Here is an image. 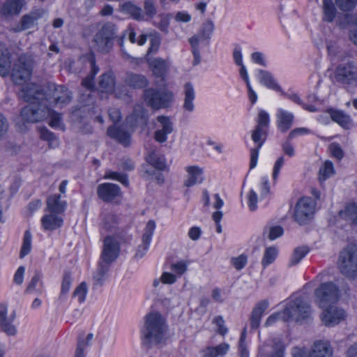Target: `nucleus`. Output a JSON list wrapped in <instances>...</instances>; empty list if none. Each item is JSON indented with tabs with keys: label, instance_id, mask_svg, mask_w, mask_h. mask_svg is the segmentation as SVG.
Returning <instances> with one entry per match:
<instances>
[{
	"label": "nucleus",
	"instance_id": "473e14b6",
	"mask_svg": "<svg viewBox=\"0 0 357 357\" xmlns=\"http://www.w3.org/2000/svg\"><path fill=\"white\" fill-rule=\"evenodd\" d=\"M124 81L128 86L133 89L144 88L149 84V82L145 76L133 73H128L126 75Z\"/></svg>",
	"mask_w": 357,
	"mask_h": 357
},
{
	"label": "nucleus",
	"instance_id": "7ed1b4c3",
	"mask_svg": "<svg viewBox=\"0 0 357 357\" xmlns=\"http://www.w3.org/2000/svg\"><path fill=\"white\" fill-rule=\"evenodd\" d=\"M20 116L22 120L27 123H35L50 117L49 124L52 128L63 130L61 114L50 109L46 104L37 109L33 107H24Z\"/></svg>",
	"mask_w": 357,
	"mask_h": 357
},
{
	"label": "nucleus",
	"instance_id": "2eb2a0df",
	"mask_svg": "<svg viewBox=\"0 0 357 357\" xmlns=\"http://www.w3.org/2000/svg\"><path fill=\"white\" fill-rule=\"evenodd\" d=\"M267 132L268 130L256 126L252 131L251 138L254 143L256 144V147L250 149V169H253L257 166L259 151L266 141Z\"/></svg>",
	"mask_w": 357,
	"mask_h": 357
},
{
	"label": "nucleus",
	"instance_id": "4be33fe9",
	"mask_svg": "<svg viewBox=\"0 0 357 357\" xmlns=\"http://www.w3.org/2000/svg\"><path fill=\"white\" fill-rule=\"evenodd\" d=\"M209 39L204 38V36L198 32L196 35L193 36L189 39V43L192 47V53L193 54V66H197L201 62V55L199 50V45H204L206 46L209 44Z\"/></svg>",
	"mask_w": 357,
	"mask_h": 357
},
{
	"label": "nucleus",
	"instance_id": "4468645a",
	"mask_svg": "<svg viewBox=\"0 0 357 357\" xmlns=\"http://www.w3.org/2000/svg\"><path fill=\"white\" fill-rule=\"evenodd\" d=\"M97 195L105 202L117 203L122 198V192L119 186L111 183H103L98 185Z\"/></svg>",
	"mask_w": 357,
	"mask_h": 357
},
{
	"label": "nucleus",
	"instance_id": "9d476101",
	"mask_svg": "<svg viewBox=\"0 0 357 357\" xmlns=\"http://www.w3.org/2000/svg\"><path fill=\"white\" fill-rule=\"evenodd\" d=\"M19 96L25 102H29L26 107H33L37 109L45 105V94L43 90L33 83L23 85L19 92Z\"/></svg>",
	"mask_w": 357,
	"mask_h": 357
},
{
	"label": "nucleus",
	"instance_id": "c9c22d12",
	"mask_svg": "<svg viewBox=\"0 0 357 357\" xmlns=\"http://www.w3.org/2000/svg\"><path fill=\"white\" fill-rule=\"evenodd\" d=\"M46 15L43 10H36L28 15H25L21 20V26L22 30L28 29L33 26L35 22L40 17Z\"/></svg>",
	"mask_w": 357,
	"mask_h": 357
},
{
	"label": "nucleus",
	"instance_id": "a211bd4d",
	"mask_svg": "<svg viewBox=\"0 0 357 357\" xmlns=\"http://www.w3.org/2000/svg\"><path fill=\"white\" fill-rule=\"evenodd\" d=\"M310 357H334V349L328 340L315 341L310 349Z\"/></svg>",
	"mask_w": 357,
	"mask_h": 357
},
{
	"label": "nucleus",
	"instance_id": "37998d69",
	"mask_svg": "<svg viewBox=\"0 0 357 357\" xmlns=\"http://www.w3.org/2000/svg\"><path fill=\"white\" fill-rule=\"evenodd\" d=\"M42 278L41 272L36 271L26 288V291L28 293L36 292L41 294L43 291Z\"/></svg>",
	"mask_w": 357,
	"mask_h": 357
},
{
	"label": "nucleus",
	"instance_id": "393cba45",
	"mask_svg": "<svg viewBox=\"0 0 357 357\" xmlns=\"http://www.w3.org/2000/svg\"><path fill=\"white\" fill-rule=\"evenodd\" d=\"M65 196L62 197L61 195L54 194L47 197L46 201L47 210L50 213L61 214L66 208L67 203Z\"/></svg>",
	"mask_w": 357,
	"mask_h": 357
},
{
	"label": "nucleus",
	"instance_id": "1a4fd4ad",
	"mask_svg": "<svg viewBox=\"0 0 357 357\" xmlns=\"http://www.w3.org/2000/svg\"><path fill=\"white\" fill-rule=\"evenodd\" d=\"M174 93L167 89L155 90L148 89L144 91L145 100L153 109H159L168 107L174 100Z\"/></svg>",
	"mask_w": 357,
	"mask_h": 357
},
{
	"label": "nucleus",
	"instance_id": "6ab92c4d",
	"mask_svg": "<svg viewBox=\"0 0 357 357\" xmlns=\"http://www.w3.org/2000/svg\"><path fill=\"white\" fill-rule=\"evenodd\" d=\"M15 318V312L10 317H8L6 306L3 305H0V327L8 335L14 336L17 334V328L13 324Z\"/></svg>",
	"mask_w": 357,
	"mask_h": 357
},
{
	"label": "nucleus",
	"instance_id": "4c0bfd02",
	"mask_svg": "<svg viewBox=\"0 0 357 357\" xmlns=\"http://www.w3.org/2000/svg\"><path fill=\"white\" fill-rule=\"evenodd\" d=\"M340 216L354 225H357V204L350 203L339 213Z\"/></svg>",
	"mask_w": 357,
	"mask_h": 357
},
{
	"label": "nucleus",
	"instance_id": "79ce46f5",
	"mask_svg": "<svg viewBox=\"0 0 357 357\" xmlns=\"http://www.w3.org/2000/svg\"><path fill=\"white\" fill-rule=\"evenodd\" d=\"M110 265L111 264L102 261H99L98 268L93 275L96 284L102 285L106 278V275L109 270Z\"/></svg>",
	"mask_w": 357,
	"mask_h": 357
},
{
	"label": "nucleus",
	"instance_id": "49530a36",
	"mask_svg": "<svg viewBox=\"0 0 357 357\" xmlns=\"http://www.w3.org/2000/svg\"><path fill=\"white\" fill-rule=\"evenodd\" d=\"M39 132L40 138L48 142L50 148H56L59 145V139L46 128H40Z\"/></svg>",
	"mask_w": 357,
	"mask_h": 357
},
{
	"label": "nucleus",
	"instance_id": "423d86ee",
	"mask_svg": "<svg viewBox=\"0 0 357 357\" xmlns=\"http://www.w3.org/2000/svg\"><path fill=\"white\" fill-rule=\"evenodd\" d=\"M116 34L114 24L107 23L104 24L93 37L94 48L99 52L107 53L113 47V41Z\"/></svg>",
	"mask_w": 357,
	"mask_h": 357
},
{
	"label": "nucleus",
	"instance_id": "a18cd8bd",
	"mask_svg": "<svg viewBox=\"0 0 357 357\" xmlns=\"http://www.w3.org/2000/svg\"><path fill=\"white\" fill-rule=\"evenodd\" d=\"M89 61L91 67V74L88 75L85 79H84L82 84L86 89H92V88L94 86L93 77L99 71V68L98 66H96L93 55L91 54L89 56Z\"/></svg>",
	"mask_w": 357,
	"mask_h": 357
},
{
	"label": "nucleus",
	"instance_id": "de8ad7c7",
	"mask_svg": "<svg viewBox=\"0 0 357 357\" xmlns=\"http://www.w3.org/2000/svg\"><path fill=\"white\" fill-rule=\"evenodd\" d=\"M309 249L305 246L296 248L289 261V266L297 265L308 253Z\"/></svg>",
	"mask_w": 357,
	"mask_h": 357
},
{
	"label": "nucleus",
	"instance_id": "052dcab7",
	"mask_svg": "<svg viewBox=\"0 0 357 357\" xmlns=\"http://www.w3.org/2000/svg\"><path fill=\"white\" fill-rule=\"evenodd\" d=\"M158 121L161 125V128L160 129L162 132L164 131L165 133L170 134L174 130L173 123L171 121V119L165 116H158Z\"/></svg>",
	"mask_w": 357,
	"mask_h": 357
},
{
	"label": "nucleus",
	"instance_id": "3c124183",
	"mask_svg": "<svg viewBox=\"0 0 357 357\" xmlns=\"http://www.w3.org/2000/svg\"><path fill=\"white\" fill-rule=\"evenodd\" d=\"M147 162L155 168L163 170L166 167L165 160L163 157L158 156L154 151L151 152L146 158Z\"/></svg>",
	"mask_w": 357,
	"mask_h": 357
},
{
	"label": "nucleus",
	"instance_id": "e2e57ef3",
	"mask_svg": "<svg viewBox=\"0 0 357 357\" xmlns=\"http://www.w3.org/2000/svg\"><path fill=\"white\" fill-rule=\"evenodd\" d=\"M188 264L185 261H179L171 264L170 269L178 275H181L187 271Z\"/></svg>",
	"mask_w": 357,
	"mask_h": 357
},
{
	"label": "nucleus",
	"instance_id": "a878e982",
	"mask_svg": "<svg viewBox=\"0 0 357 357\" xmlns=\"http://www.w3.org/2000/svg\"><path fill=\"white\" fill-rule=\"evenodd\" d=\"M146 61L151 68L153 73L158 77L164 80L168 70L169 66L167 61L161 58L147 57Z\"/></svg>",
	"mask_w": 357,
	"mask_h": 357
},
{
	"label": "nucleus",
	"instance_id": "f3484780",
	"mask_svg": "<svg viewBox=\"0 0 357 357\" xmlns=\"http://www.w3.org/2000/svg\"><path fill=\"white\" fill-rule=\"evenodd\" d=\"M155 227L156 225L153 220H149L147 222L142 235V244L138 246L135 258L137 259H141L146 255L149 248Z\"/></svg>",
	"mask_w": 357,
	"mask_h": 357
},
{
	"label": "nucleus",
	"instance_id": "b1692460",
	"mask_svg": "<svg viewBox=\"0 0 357 357\" xmlns=\"http://www.w3.org/2000/svg\"><path fill=\"white\" fill-rule=\"evenodd\" d=\"M107 133L109 137L125 146H128L130 144L131 134L123 126H110L108 128Z\"/></svg>",
	"mask_w": 357,
	"mask_h": 357
},
{
	"label": "nucleus",
	"instance_id": "69168bd1",
	"mask_svg": "<svg viewBox=\"0 0 357 357\" xmlns=\"http://www.w3.org/2000/svg\"><path fill=\"white\" fill-rule=\"evenodd\" d=\"M248 205L251 211H255L257 208L258 196L254 190H250L247 195Z\"/></svg>",
	"mask_w": 357,
	"mask_h": 357
},
{
	"label": "nucleus",
	"instance_id": "ea45409f",
	"mask_svg": "<svg viewBox=\"0 0 357 357\" xmlns=\"http://www.w3.org/2000/svg\"><path fill=\"white\" fill-rule=\"evenodd\" d=\"M229 345L227 343H222L216 347H209L203 351V357H218L227 353Z\"/></svg>",
	"mask_w": 357,
	"mask_h": 357
},
{
	"label": "nucleus",
	"instance_id": "0e129e2a",
	"mask_svg": "<svg viewBox=\"0 0 357 357\" xmlns=\"http://www.w3.org/2000/svg\"><path fill=\"white\" fill-rule=\"evenodd\" d=\"M214 31V24L212 21H207L203 24L199 32L204 36V38L211 39Z\"/></svg>",
	"mask_w": 357,
	"mask_h": 357
},
{
	"label": "nucleus",
	"instance_id": "c03bdc74",
	"mask_svg": "<svg viewBox=\"0 0 357 357\" xmlns=\"http://www.w3.org/2000/svg\"><path fill=\"white\" fill-rule=\"evenodd\" d=\"M323 20L332 22L336 16V8L332 0H323Z\"/></svg>",
	"mask_w": 357,
	"mask_h": 357
},
{
	"label": "nucleus",
	"instance_id": "a19ab883",
	"mask_svg": "<svg viewBox=\"0 0 357 357\" xmlns=\"http://www.w3.org/2000/svg\"><path fill=\"white\" fill-rule=\"evenodd\" d=\"M118 224V218L110 213H103L102 215L101 231H112Z\"/></svg>",
	"mask_w": 357,
	"mask_h": 357
},
{
	"label": "nucleus",
	"instance_id": "20e7f679",
	"mask_svg": "<svg viewBox=\"0 0 357 357\" xmlns=\"http://www.w3.org/2000/svg\"><path fill=\"white\" fill-rule=\"evenodd\" d=\"M340 290L333 282L321 283L314 292V303L320 307H328L338 302Z\"/></svg>",
	"mask_w": 357,
	"mask_h": 357
},
{
	"label": "nucleus",
	"instance_id": "c85d7f7f",
	"mask_svg": "<svg viewBox=\"0 0 357 357\" xmlns=\"http://www.w3.org/2000/svg\"><path fill=\"white\" fill-rule=\"evenodd\" d=\"M257 79L260 84L267 87L268 89L276 91L278 92L282 91V88L275 79L272 73L264 70H257Z\"/></svg>",
	"mask_w": 357,
	"mask_h": 357
},
{
	"label": "nucleus",
	"instance_id": "6e6552de",
	"mask_svg": "<svg viewBox=\"0 0 357 357\" xmlns=\"http://www.w3.org/2000/svg\"><path fill=\"white\" fill-rule=\"evenodd\" d=\"M316 205L315 201L310 197H304L299 199L294 209V220L300 225L307 224L313 218Z\"/></svg>",
	"mask_w": 357,
	"mask_h": 357
},
{
	"label": "nucleus",
	"instance_id": "f8f14e48",
	"mask_svg": "<svg viewBox=\"0 0 357 357\" xmlns=\"http://www.w3.org/2000/svg\"><path fill=\"white\" fill-rule=\"evenodd\" d=\"M71 98V93L65 86L50 84L48 92L45 96V102H54L56 105L63 107L70 102Z\"/></svg>",
	"mask_w": 357,
	"mask_h": 357
},
{
	"label": "nucleus",
	"instance_id": "4d7b16f0",
	"mask_svg": "<svg viewBox=\"0 0 357 357\" xmlns=\"http://www.w3.org/2000/svg\"><path fill=\"white\" fill-rule=\"evenodd\" d=\"M87 291V285L83 282L75 288L73 293V297L77 298L79 303H82L86 299Z\"/></svg>",
	"mask_w": 357,
	"mask_h": 357
},
{
	"label": "nucleus",
	"instance_id": "c756f323",
	"mask_svg": "<svg viewBox=\"0 0 357 357\" xmlns=\"http://www.w3.org/2000/svg\"><path fill=\"white\" fill-rule=\"evenodd\" d=\"M184 101L183 108L188 112L195 110L194 100L195 99V91L192 83L187 82L183 86Z\"/></svg>",
	"mask_w": 357,
	"mask_h": 357
},
{
	"label": "nucleus",
	"instance_id": "0eeeda50",
	"mask_svg": "<svg viewBox=\"0 0 357 357\" xmlns=\"http://www.w3.org/2000/svg\"><path fill=\"white\" fill-rule=\"evenodd\" d=\"M339 268L347 277L357 275V245H349L340 254Z\"/></svg>",
	"mask_w": 357,
	"mask_h": 357
},
{
	"label": "nucleus",
	"instance_id": "603ef678",
	"mask_svg": "<svg viewBox=\"0 0 357 357\" xmlns=\"http://www.w3.org/2000/svg\"><path fill=\"white\" fill-rule=\"evenodd\" d=\"M278 256V250L275 247H268L265 250L261 264L265 268L272 264Z\"/></svg>",
	"mask_w": 357,
	"mask_h": 357
},
{
	"label": "nucleus",
	"instance_id": "39448f33",
	"mask_svg": "<svg viewBox=\"0 0 357 357\" xmlns=\"http://www.w3.org/2000/svg\"><path fill=\"white\" fill-rule=\"evenodd\" d=\"M335 82L345 88L357 86V64L348 61L339 64L334 71Z\"/></svg>",
	"mask_w": 357,
	"mask_h": 357
},
{
	"label": "nucleus",
	"instance_id": "6e6d98bb",
	"mask_svg": "<svg viewBox=\"0 0 357 357\" xmlns=\"http://www.w3.org/2000/svg\"><path fill=\"white\" fill-rule=\"evenodd\" d=\"M256 127L268 130L270 123L268 113L264 109H260L256 119Z\"/></svg>",
	"mask_w": 357,
	"mask_h": 357
},
{
	"label": "nucleus",
	"instance_id": "f704fd0d",
	"mask_svg": "<svg viewBox=\"0 0 357 357\" xmlns=\"http://www.w3.org/2000/svg\"><path fill=\"white\" fill-rule=\"evenodd\" d=\"M329 113L333 121L338 123L343 128L349 129L351 127L352 120L351 117L342 111L331 109L329 111Z\"/></svg>",
	"mask_w": 357,
	"mask_h": 357
},
{
	"label": "nucleus",
	"instance_id": "13d9d810",
	"mask_svg": "<svg viewBox=\"0 0 357 357\" xmlns=\"http://www.w3.org/2000/svg\"><path fill=\"white\" fill-rule=\"evenodd\" d=\"M105 178L118 181L126 187L129 185L128 176L126 174L116 172H107L105 175Z\"/></svg>",
	"mask_w": 357,
	"mask_h": 357
},
{
	"label": "nucleus",
	"instance_id": "5fc2aeb1",
	"mask_svg": "<svg viewBox=\"0 0 357 357\" xmlns=\"http://www.w3.org/2000/svg\"><path fill=\"white\" fill-rule=\"evenodd\" d=\"M319 179L325 181L334 174L333 165L331 161H326L319 169Z\"/></svg>",
	"mask_w": 357,
	"mask_h": 357
},
{
	"label": "nucleus",
	"instance_id": "e433bc0d",
	"mask_svg": "<svg viewBox=\"0 0 357 357\" xmlns=\"http://www.w3.org/2000/svg\"><path fill=\"white\" fill-rule=\"evenodd\" d=\"M93 338V333H89L86 337L79 336L74 357H85L86 349L91 345Z\"/></svg>",
	"mask_w": 357,
	"mask_h": 357
},
{
	"label": "nucleus",
	"instance_id": "680f3d73",
	"mask_svg": "<svg viewBox=\"0 0 357 357\" xmlns=\"http://www.w3.org/2000/svg\"><path fill=\"white\" fill-rule=\"evenodd\" d=\"M335 3L341 10L349 11L356 7L357 0H335Z\"/></svg>",
	"mask_w": 357,
	"mask_h": 357
},
{
	"label": "nucleus",
	"instance_id": "9b49d317",
	"mask_svg": "<svg viewBox=\"0 0 357 357\" xmlns=\"http://www.w3.org/2000/svg\"><path fill=\"white\" fill-rule=\"evenodd\" d=\"M33 61L29 56L22 55L14 64L12 79L16 84H24L31 75Z\"/></svg>",
	"mask_w": 357,
	"mask_h": 357
},
{
	"label": "nucleus",
	"instance_id": "ddd939ff",
	"mask_svg": "<svg viewBox=\"0 0 357 357\" xmlns=\"http://www.w3.org/2000/svg\"><path fill=\"white\" fill-rule=\"evenodd\" d=\"M321 319L325 326L331 327L339 324L347 318L346 311L340 307L333 305L328 307L322 308Z\"/></svg>",
	"mask_w": 357,
	"mask_h": 357
},
{
	"label": "nucleus",
	"instance_id": "58836bf2",
	"mask_svg": "<svg viewBox=\"0 0 357 357\" xmlns=\"http://www.w3.org/2000/svg\"><path fill=\"white\" fill-rule=\"evenodd\" d=\"M114 85L115 81L113 75L107 73L101 76L98 89L102 93H110L114 91Z\"/></svg>",
	"mask_w": 357,
	"mask_h": 357
},
{
	"label": "nucleus",
	"instance_id": "dca6fc26",
	"mask_svg": "<svg viewBox=\"0 0 357 357\" xmlns=\"http://www.w3.org/2000/svg\"><path fill=\"white\" fill-rule=\"evenodd\" d=\"M120 246L119 242L111 236L104 240L100 261L111 264L119 257Z\"/></svg>",
	"mask_w": 357,
	"mask_h": 357
},
{
	"label": "nucleus",
	"instance_id": "bb28decb",
	"mask_svg": "<svg viewBox=\"0 0 357 357\" xmlns=\"http://www.w3.org/2000/svg\"><path fill=\"white\" fill-rule=\"evenodd\" d=\"M185 171L188 173V178L184 182L185 186L189 188L203 182L204 171L202 168L196 165H192L186 167Z\"/></svg>",
	"mask_w": 357,
	"mask_h": 357
},
{
	"label": "nucleus",
	"instance_id": "338daca9",
	"mask_svg": "<svg viewBox=\"0 0 357 357\" xmlns=\"http://www.w3.org/2000/svg\"><path fill=\"white\" fill-rule=\"evenodd\" d=\"M247 261L248 259L245 255H241L231 259V263L236 270L243 269L246 265Z\"/></svg>",
	"mask_w": 357,
	"mask_h": 357
},
{
	"label": "nucleus",
	"instance_id": "cd10ccee",
	"mask_svg": "<svg viewBox=\"0 0 357 357\" xmlns=\"http://www.w3.org/2000/svg\"><path fill=\"white\" fill-rule=\"evenodd\" d=\"M59 213H50L41 218V225L45 231H53L61 227L63 219Z\"/></svg>",
	"mask_w": 357,
	"mask_h": 357
},
{
	"label": "nucleus",
	"instance_id": "7c9ffc66",
	"mask_svg": "<svg viewBox=\"0 0 357 357\" xmlns=\"http://www.w3.org/2000/svg\"><path fill=\"white\" fill-rule=\"evenodd\" d=\"M10 54L5 45L0 43V75L4 77L11 69Z\"/></svg>",
	"mask_w": 357,
	"mask_h": 357
},
{
	"label": "nucleus",
	"instance_id": "2f4dec72",
	"mask_svg": "<svg viewBox=\"0 0 357 357\" xmlns=\"http://www.w3.org/2000/svg\"><path fill=\"white\" fill-rule=\"evenodd\" d=\"M268 302L266 300L259 302L254 307L251 317L250 325L252 328H257L259 326L263 313L268 307Z\"/></svg>",
	"mask_w": 357,
	"mask_h": 357
},
{
	"label": "nucleus",
	"instance_id": "72a5a7b5",
	"mask_svg": "<svg viewBox=\"0 0 357 357\" xmlns=\"http://www.w3.org/2000/svg\"><path fill=\"white\" fill-rule=\"evenodd\" d=\"M121 7L123 13L130 15L135 20L144 21L143 10L139 6L128 1L123 3Z\"/></svg>",
	"mask_w": 357,
	"mask_h": 357
},
{
	"label": "nucleus",
	"instance_id": "864d4df0",
	"mask_svg": "<svg viewBox=\"0 0 357 357\" xmlns=\"http://www.w3.org/2000/svg\"><path fill=\"white\" fill-rule=\"evenodd\" d=\"M72 280L73 279L70 273L65 272L63 276L59 299L62 300L65 298L66 295L68 294L70 289Z\"/></svg>",
	"mask_w": 357,
	"mask_h": 357
},
{
	"label": "nucleus",
	"instance_id": "412c9836",
	"mask_svg": "<svg viewBox=\"0 0 357 357\" xmlns=\"http://www.w3.org/2000/svg\"><path fill=\"white\" fill-rule=\"evenodd\" d=\"M24 5V0H6L0 8V14L6 18L17 15Z\"/></svg>",
	"mask_w": 357,
	"mask_h": 357
},
{
	"label": "nucleus",
	"instance_id": "f257e3e1",
	"mask_svg": "<svg viewBox=\"0 0 357 357\" xmlns=\"http://www.w3.org/2000/svg\"><path fill=\"white\" fill-rule=\"evenodd\" d=\"M141 329V338L147 347L162 345L167 340V324L165 318L158 312H151L144 317Z\"/></svg>",
	"mask_w": 357,
	"mask_h": 357
},
{
	"label": "nucleus",
	"instance_id": "f03ea898",
	"mask_svg": "<svg viewBox=\"0 0 357 357\" xmlns=\"http://www.w3.org/2000/svg\"><path fill=\"white\" fill-rule=\"evenodd\" d=\"M311 313L312 310L310 303L300 297L296 298L289 301L282 311L269 316L265 322V326H272L278 320L284 322L290 321H301L309 318Z\"/></svg>",
	"mask_w": 357,
	"mask_h": 357
},
{
	"label": "nucleus",
	"instance_id": "774afa93",
	"mask_svg": "<svg viewBox=\"0 0 357 357\" xmlns=\"http://www.w3.org/2000/svg\"><path fill=\"white\" fill-rule=\"evenodd\" d=\"M285 347L281 341L275 342L273 347L272 353L269 357H284Z\"/></svg>",
	"mask_w": 357,
	"mask_h": 357
},
{
	"label": "nucleus",
	"instance_id": "8fccbe9b",
	"mask_svg": "<svg viewBox=\"0 0 357 357\" xmlns=\"http://www.w3.org/2000/svg\"><path fill=\"white\" fill-rule=\"evenodd\" d=\"M124 35L127 36L128 40L132 43H137L138 45H144L147 40L146 34H140L138 37L132 28H129L124 31Z\"/></svg>",
	"mask_w": 357,
	"mask_h": 357
},
{
	"label": "nucleus",
	"instance_id": "09e8293b",
	"mask_svg": "<svg viewBox=\"0 0 357 357\" xmlns=\"http://www.w3.org/2000/svg\"><path fill=\"white\" fill-rule=\"evenodd\" d=\"M143 8L144 21L153 18L157 13L156 2L155 0H144Z\"/></svg>",
	"mask_w": 357,
	"mask_h": 357
},
{
	"label": "nucleus",
	"instance_id": "aec40b11",
	"mask_svg": "<svg viewBox=\"0 0 357 357\" xmlns=\"http://www.w3.org/2000/svg\"><path fill=\"white\" fill-rule=\"evenodd\" d=\"M275 116L277 127L281 132H286L291 128L294 120V115L292 112L278 108Z\"/></svg>",
	"mask_w": 357,
	"mask_h": 357
},
{
	"label": "nucleus",
	"instance_id": "bf43d9fd",
	"mask_svg": "<svg viewBox=\"0 0 357 357\" xmlns=\"http://www.w3.org/2000/svg\"><path fill=\"white\" fill-rule=\"evenodd\" d=\"M31 234L29 231H26L24 235L23 244L20 251V257L23 258L28 255L31 248Z\"/></svg>",
	"mask_w": 357,
	"mask_h": 357
},
{
	"label": "nucleus",
	"instance_id": "5701e85b",
	"mask_svg": "<svg viewBox=\"0 0 357 357\" xmlns=\"http://www.w3.org/2000/svg\"><path fill=\"white\" fill-rule=\"evenodd\" d=\"M126 124L131 128L147 124V114L142 105L135 107L132 113L126 119Z\"/></svg>",
	"mask_w": 357,
	"mask_h": 357
}]
</instances>
